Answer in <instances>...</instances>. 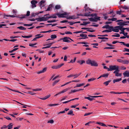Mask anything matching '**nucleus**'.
Here are the masks:
<instances>
[{"instance_id": "obj_1", "label": "nucleus", "mask_w": 129, "mask_h": 129, "mask_svg": "<svg viewBox=\"0 0 129 129\" xmlns=\"http://www.w3.org/2000/svg\"><path fill=\"white\" fill-rule=\"evenodd\" d=\"M86 63L87 64H90L91 66H98L97 63L95 61L88 59L87 60Z\"/></svg>"}, {"instance_id": "obj_2", "label": "nucleus", "mask_w": 129, "mask_h": 129, "mask_svg": "<svg viewBox=\"0 0 129 129\" xmlns=\"http://www.w3.org/2000/svg\"><path fill=\"white\" fill-rule=\"evenodd\" d=\"M117 61L118 62L123 64H128L129 63V60L127 59L122 60L121 59H117Z\"/></svg>"}, {"instance_id": "obj_3", "label": "nucleus", "mask_w": 129, "mask_h": 129, "mask_svg": "<svg viewBox=\"0 0 129 129\" xmlns=\"http://www.w3.org/2000/svg\"><path fill=\"white\" fill-rule=\"evenodd\" d=\"M109 67V71H111L114 70H117L119 69V67L116 65L110 66Z\"/></svg>"}, {"instance_id": "obj_4", "label": "nucleus", "mask_w": 129, "mask_h": 129, "mask_svg": "<svg viewBox=\"0 0 129 129\" xmlns=\"http://www.w3.org/2000/svg\"><path fill=\"white\" fill-rule=\"evenodd\" d=\"M119 69H118L117 70H115L113 73L114 74H115V76H120L121 77L122 75L121 73H119Z\"/></svg>"}, {"instance_id": "obj_5", "label": "nucleus", "mask_w": 129, "mask_h": 129, "mask_svg": "<svg viewBox=\"0 0 129 129\" xmlns=\"http://www.w3.org/2000/svg\"><path fill=\"white\" fill-rule=\"evenodd\" d=\"M38 3L37 1L35 0H32L31 1V3L32 4V7L33 8L36 7V4Z\"/></svg>"}, {"instance_id": "obj_6", "label": "nucleus", "mask_w": 129, "mask_h": 129, "mask_svg": "<svg viewBox=\"0 0 129 129\" xmlns=\"http://www.w3.org/2000/svg\"><path fill=\"white\" fill-rule=\"evenodd\" d=\"M56 15L58 16V17L59 18L60 17H65V16H64V15H67V13L66 12H65L64 13L61 14H59L58 13H57L56 14Z\"/></svg>"}, {"instance_id": "obj_7", "label": "nucleus", "mask_w": 129, "mask_h": 129, "mask_svg": "<svg viewBox=\"0 0 129 129\" xmlns=\"http://www.w3.org/2000/svg\"><path fill=\"white\" fill-rule=\"evenodd\" d=\"M69 89H70V88H66V89H64L63 90H62L61 91L59 92L58 93L56 94L54 96H57L61 93H63L67 91Z\"/></svg>"}, {"instance_id": "obj_8", "label": "nucleus", "mask_w": 129, "mask_h": 129, "mask_svg": "<svg viewBox=\"0 0 129 129\" xmlns=\"http://www.w3.org/2000/svg\"><path fill=\"white\" fill-rule=\"evenodd\" d=\"M69 39V37H66L60 39L58 41H59L62 40L63 42H67L68 40Z\"/></svg>"}, {"instance_id": "obj_9", "label": "nucleus", "mask_w": 129, "mask_h": 129, "mask_svg": "<svg viewBox=\"0 0 129 129\" xmlns=\"http://www.w3.org/2000/svg\"><path fill=\"white\" fill-rule=\"evenodd\" d=\"M47 68L46 67L44 68L43 70H40L37 72L38 74H40L42 73H43L45 72L47 70Z\"/></svg>"}, {"instance_id": "obj_10", "label": "nucleus", "mask_w": 129, "mask_h": 129, "mask_svg": "<svg viewBox=\"0 0 129 129\" xmlns=\"http://www.w3.org/2000/svg\"><path fill=\"white\" fill-rule=\"evenodd\" d=\"M113 26H110L108 25H107L104 26L102 27L103 28H106V29H111V28H112Z\"/></svg>"}, {"instance_id": "obj_11", "label": "nucleus", "mask_w": 129, "mask_h": 129, "mask_svg": "<svg viewBox=\"0 0 129 129\" xmlns=\"http://www.w3.org/2000/svg\"><path fill=\"white\" fill-rule=\"evenodd\" d=\"M80 37H86V38H80L79 39H85L86 38H88V37H86L87 36L86 34H80Z\"/></svg>"}, {"instance_id": "obj_12", "label": "nucleus", "mask_w": 129, "mask_h": 129, "mask_svg": "<svg viewBox=\"0 0 129 129\" xmlns=\"http://www.w3.org/2000/svg\"><path fill=\"white\" fill-rule=\"evenodd\" d=\"M123 74L124 77H129V72L127 71L124 72L123 73Z\"/></svg>"}, {"instance_id": "obj_13", "label": "nucleus", "mask_w": 129, "mask_h": 129, "mask_svg": "<svg viewBox=\"0 0 129 129\" xmlns=\"http://www.w3.org/2000/svg\"><path fill=\"white\" fill-rule=\"evenodd\" d=\"M45 2V1L43 0L41 1L39 4V6L41 7H43L44 5V4Z\"/></svg>"}, {"instance_id": "obj_14", "label": "nucleus", "mask_w": 129, "mask_h": 129, "mask_svg": "<svg viewBox=\"0 0 129 129\" xmlns=\"http://www.w3.org/2000/svg\"><path fill=\"white\" fill-rule=\"evenodd\" d=\"M111 30L113 31L114 32H118L119 31V30H118V29L117 28H116L114 29V28L113 27V26L112 28H111Z\"/></svg>"}, {"instance_id": "obj_15", "label": "nucleus", "mask_w": 129, "mask_h": 129, "mask_svg": "<svg viewBox=\"0 0 129 129\" xmlns=\"http://www.w3.org/2000/svg\"><path fill=\"white\" fill-rule=\"evenodd\" d=\"M4 18H6L5 17L6 16V17H16V16L14 15H6L5 14H4Z\"/></svg>"}, {"instance_id": "obj_16", "label": "nucleus", "mask_w": 129, "mask_h": 129, "mask_svg": "<svg viewBox=\"0 0 129 129\" xmlns=\"http://www.w3.org/2000/svg\"><path fill=\"white\" fill-rule=\"evenodd\" d=\"M111 81V80H110L108 81H106L103 83V84L105 85L106 86L108 85L109 83Z\"/></svg>"}, {"instance_id": "obj_17", "label": "nucleus", "mask_w": 129, "mask_h": 129, "mask_svg": "<svg viewBox=\"0 0 129 129\" xmlns=\"http://www.w3.org/2000/svg\"><path fill=\"white\" fill-rule=\"evenodd\" d=\"M122 80V79L121 78H120L119 79H114L113 80V83H115L116 82H119Z\"/></svg>"}, {"instance_id": "obj_18", "label": "nucleus", "mask_w": 129, "mask_h": 129, "mask_svg": "<svg viewBox=\"0 0 129 129\" xmlns=\"http://www.w3.org/2000/svg\"><path fill=\"white\" fill-rule=\"evenodd\" d=\"M5 88L7 89H9V90H11V91H15V92H18V93H22L20 92H19V91H18V90H13V89H11L7 87H5Z\"/></svg>"}, {"instance_id": "obj_19", "label": "nucleus", "mask_w": 129, "mask_h": 129, "mask_svg": "<svg viewBox=\"0 0 129 129\" xmlns=\"http://www.w3.org/2000/svg\"><path fill=\"white\" fill-rule=\"evenodd\" d=\"M107 13L103 14V18L105 20L107 19L108 18V17L107 16Z\"/></svg>"}, {"instance_id": "obj_20", "label": "nucleus", "mask_w": 129, "mask_h": 129, "mask_svg": "<svg viewBox=\"0 0 129 129\" xmlns=\"http://www.w3.org/2000/svg\"><path fill=\"white\" fill-rule=\"evenodd\" d=\"M73 111L72 110H70L68 113L67 114L68 115H74V114H73Z\"/></svg>"}, {"instance_id": "obj_21", "label": "nucleus", "mask_w": 129, "mask_h": 129, "mask_svg": "<svg viewBox=\"0 0 129 129\" xmlns=\"http://www.w3.org/2000/svg\"><path fill=\"white\" fill-rule=\"evenodd\" d=\"M77 62L79 63L80 64H82L84 63H85V61L83 60H82L81 61L79 60L77 61Z\"/></svg>"}, {"instance_id": "obj_22", "label": "nucleus", "mask_w": 129, "mask_h": 129, "mask_svg": "<svg viewBox=\"0 0 129 129\" xmlns=\"http://www.w3.org/2000/svg\"><path fill=\"white\" fill-rule=\"evenodd\" d=\"M13 125L12 124V123H10L7 126L8 127V129H11L12 128Z\"/></svg>"}, {"instance_id": "obj_23", "label": "nucleus", "mask_w": 129, "mask_h": 129, "mask_svg": "<svg viewBox=\"0 0 129 129\" xmlns=\"http://www.w3.org/2000/svg\"><path fill=\"white\" fill-rule=\"evenodd\" d=\"M95 20L94 21L95 22H96L98 20H100V17H94L93 18Z\"/></svg>"}, {"instance_id": "obj_24", "label": "nucleus", "mask_w": 129, "mask_h": 129, "mask_svg": "<svg viewBox=\"0 0 129 129\" xmlns=\"http://www.w3.org/2000/svg\"><path fill=\"white\" fill-rule=\"evenodd\" d=\"M17 28L19 29L20 30H25L26 29V28H25L24 27L22 26H20L19 27H17Z\"/></svg>"}, {"instance_id": "obj_25", "label": "nucleus", "mask_w": 129, "mask_h": 129, "mask_svg": "<svg viewBox=\"0 0 129 129\" xmlns=\"http://www.w3.org/2000/svg\"><path fill=\"white\" fill-rule=\"evenodd\" d=\"M96 124H99L100 125H101L102 126H107L105 124H104L103 123H100V122H96Z\"/></svg>"}, {"instance_id": "obj_26", "label": "nucleus", "mask_w": 129, "mask_h": 129, "mask_svg": "<svg viewBox=\"0 0 129 129\" xmlns=\"http://www.w3.org/2000/svg\"><path fill=\"white\" fill-rule=\"evenodd\" d=\"M120 36L119 34L117 33L115 34V35H112V37H119Z\"/></svg>"}, {"instance_id": "obj_27", "label": "nucleus", "mask_w": 129, "mask_h": 129, "mask_svg": "<svg viewBox=\"0 0 129 129\" xmlns=\"http://www.w3.org/2000/svg\"><path fill=\"white\" fill-rule=\"evenodd\" d=\"M123 27V26H116L114 27V28H117L118 30H121L122 29V27Z\"/></svg>"}, {"instance_id": "obj_28", "label": "nucleus", "mask_w": 129, "mask_h": 129, "mask_svg": "<svg viewBox=\"0 0 129 129\" xmlns=\"http://www.w3.org/2000/svg\"><path fill=\"white\" fill-rule=\"evenodd\" d=\"M22 37H23V38H30V37H32V35H29V36H22Z\"/></svg>"}, {"instance_id": "obj_29", "label": "nucleus", "mask_w": 129, "mask_h": 129, "mask_svg": "<svg viewBox=\"0 0 129 129\" xmlns=\"http://www.w3.org/2000/svg\"><path fill=\"white\" fill-rule=\"evenodd\" d=\"M26 17H27L25 16V15H21L19 17V18L20 19L25 18Z\"/></svg>"}, {"instance_id": "obj_30", "label": "nucleus", "mask_w": 129, "mask_h": 129, "mask_svg": "<svg viewBox=\"0 0 129 129\" xmlns=\"http://www.w3.org/2000/svg\"><path fill=\"white\" fill-rule=\"evenodd\" d=\"M84 99H87L88 100H89L90 101H91L93 100L94 99L93 98H90L89 97H85Z\"/></svg>"}, {"instance_id": "obj_31", "label": "nucleus", "mask_w": 129, "mask_h": 129, "mask_svg": "<svg viewBox=\"0 0 129 129\" xmlns=\"http://www.w3.org/2000/svg\"><path fill=\"white\" fill-rule=\"evenodd\" d=\"M112 31V30H111V29H109V30H104L102 31V33L104 32H111Z\"/></svg>"}, {"instance_id": "obj_32", "label": "nucleus", "mask_w": 129, "mask_h": 129, "mask_svg": "<svg viewBox=\"0 0 129 129\" xmlns=\"http://www.w3.org/2000/svg\"><path fill=\"white\" fill-rule=\"evenodd\" d=\"M43 36V35H41L40 36H39V37H36L33 40H32V41H35L36 40V39H39L40 38H41Z\"/></svg>"}, {"instance_id": "obj_33", "label": "nucleus", "mask_w": 129, "mask_h": 129, "mask_svg": "<svg viewBox=\"0 0 129 129\" xmlns=\"http://www.w3.org/2000/svg\"><path fill=\"white\" fill-rule=\"evenodd\" d=\"M109 74L108 73H106L105 74H103L102 75L103 77H105V78H107L108 77Z\"/></svg>"}, {"instance_id": "obj_34", "label": "nucleus", "mask_w": 129, "mask_h": 129, "mask_svg": "<svg viewBox=\"0 0 129 129\" xmlns=\"http://www.w3.org/2000/svg\"><path fill=\"white\" fill-rule=\"evenodd\" d=\"M115 48L113 47H106L104 48V49H114Z\"/></svg>"}, {"instance_id": "obj_35", "label": "nucleus", "mask_w": 129, "mask_h": 129, "mask_svg": "<svg viewBox=\"0 0 129 129\" xmlns=\"http://www.w3.org/2000/svg\"><path fill=\"white\" fill-rule=\"evenodd\" d=\"M52 68L53 69H57L59 68V67L58 65H57L56 66H53L52 67Z\"/></svg>"}, {"instance_id": "obj_36", "label": "nucleus", "mask_w": 129, "mask_h": 129, "mask_svg": "<svg viewBox=\"0 0 129 129\" xmlns=\"http://www.w3.org/2000/svg\"><path fill=\"white\" fill-rule=\"evenodd\" d=\"M57 37V36L56 35H51V38H52V39H55Z\"/></svg>"}, {"instance_id": "obj_37", "label": "nucleus", "mask_w": 129, "mask_h": 129, "mask_svg": "<svg viewBox=\"0 0 129 129\" xmlns=\"http://www.w3.org/2000/svg\"><path fill=\"white\" fill-rule=\"evenodd\" d=\"M96 79V78H91L90 79H89L88 80V82H90L91 81H93L94 80H95Z\"/></svg>"}, {"instance_id": "obj_38", "label": "nucleus", "mask_w": 129, "mask_h": 129, "mask_svg": "<svg viewBox=\"0 0 129 129\" xmlns=\"http://www.w3.org/2000/svg\"><path fill=\"white\" fill-rule=\"evenodd\" d=\"M59 80H56L55 81H54V82L53 83V86H54L57 83H58V82L59 81Z\"/></svg>"}, {"instance_id": "obj_39", "label": "nucleus", "mask_w": 129, "mask_h": 129, "mask_svg": "<svg viewBox=\"0 0 129 129\" xmlns=\"http://www.w3.org/2000/svg\"><path fill=\"white\" fill-rule=\"evenodd\" d=\"M60 8V6L59 5H56L55 6V9H58Z\"/></svg>"}, {"instance_id": "obj_40", "label": "nucleus", "mask_w": 129, "mask_h": 129, "mask_svg": "<svg viewBox=\"0 0 129 129\" xmlns=\"http://www.w3.org/2000/svg\"><path fill=\"white\" fill-rule=\"evenodd\" d=\"M98 38L99 39H108V38L105 37H98Z\"/></svg>"}, {"instance_id": "obj_41", "label": "nucleus", "mask_w": 129, "mask_h": 129, "mask_svg": "<svg viewBox=\"0 0 129 129\" xmlns=\"http://www.w3.org/2000/svg\"><path fill=\"white\" fill-rule=\"evenodd\" d=\"M88 19L89 20V21L91 22H94V21H95V20L93 18H88Z\"/></svg>"}, {"instance_id": "obj_42", "label": "nucleus", "mask_w": 129, "mask_h": 129, "mask_svg": "<svg viewBox=\"0 0 129 129\" xmlns=\"http://www.w3.org/2000/svg\"><path fill=\"white\" fill-rule=\"evenodd\" d=\"M44 17L45 18V19H46V21L48 19L51 18V16H45L44 15Z\"/></svg>"}, {"instance_id": "obj_43", "label": "nucleus", "mask_w": 129, "mask_h": 129, "mask_svg": "<svg viewBox=\"0 0 129 129\" xmlns=\"http://www.w3.org/2000/svg\"><path fill=\"white\" fill-rule=\"evenodd\" d=\"M85 84V83H82L81 84H77V86L78 87H80L81 86H83Z\"/></svg>"}, {"instance_id": "obj_44", "label": "nucleus", "mask_w": 129, "mask_h": 129, "mask_svg": "<svg viewBox=\"0 0 129 129\" xmlns=\"http://www.w3.org/2000/svg\"><path fill=\"white\" fill-rule=\"evenodd\" d=\"M42 89L40 88H36V89H33L32 90L33 91H39L41 90Z\"/></svg>"}, {"instance_id": "obj_45", "label": "nucleus", "mask_w": 129, "mask_h": 129, "mask_svg": "<svg viewBox=\"0 0 129 129\" xmlns=\"http://www.w3.org/2000/svg\"><path fill=\"white\" fill-rule=\"evenodd\" d=\"M56 21H57L56 20H51L48 21H47V22L48 23H52V22H55Z\"/></svg>"}, {"instance_id": "obj_46", "label": "nucleus", "mask_w": 129, "mask_h": 129, "mask_svg": "<svg viewBox=\"0 0 129 129\" xmlns=\"http://www.w3.org/2000/svg\"><path fill=\"white\" fill-rule=\"evenodd\" d=\"M93 122H92V121H90L88 122H87L86 123L85 125H88V126L90 124H91L92 123H93Z\"/></svg>"}, {"instance_id": "obj_47", "label": "nucleus", "mask_w": 129, "mask_h": 129, "mask_svg": "<svg viewBox=\"0 0 129 129\" xmlns=\"http://www.w3.org/2000/svg\"><path fill=\"white\" fill-rule=\"evenodd\" d=\"M117 25H119L120 26H123V25L124 24L123 23V22H119V23H117Z\"/></svg>"}, {"instance_id": "obj_48", "label": "nucleus", "mask_w": 129, "mask_h": 129, "mask_svg": "<svg viewBox=\"0 0 129 129\" xmlns=\"http://www.w3.org/2000/svg\"><path fill=\"white\" fill-rule=\"evenodd\" d=\"M76 57L73 60L72 59L71 60L70 62H69L70 63H73V62H75L76 60Z\"/></svg>"}, {"instance_id": "obj_49", "label": "nucleus", "mask_w": 129, "mask_h": 129, "mask_svg": "<svg viewBox=\"0 0 129 129\" xmlns=\"http://www.w3.org/2000/svg\"><path fill=\"white\" fill-rule=\"evenodd\" d=\"M30 13V12L29 11H27L26 14V15H25V16L26 17H27L28 16H29V15Z\"/></svg>"}, {"instance_id": "obj_50", "label": "nucleus", "mask_w": 129, "mask_h": 129, "mask_svg": "<svg viewBox=\"0 0 129 129\" xmlns=\"http://www.w3.org/2000/svg\"><path fill=\"white\" fill-rule=\"evenodd\" d=\"M65 34H72V33L70 31L65 32Z\"/></svg>"}, {"instance_id": "obj_51", "label": "nucleus", "mask_w": 129, "mask_h": 129, "mask_svg": "<svg viewBox=\"0 0 129 129\" xmlns=\"http://www.w3.org/2000/svg\"><path fill=\"white\" fill-rule=\"evenodd\" d=\"M90 13V12H89L88 13H86L85 14V15H84V16H90V15L89 13Z\"/></svg>"}, {"instance_id": "obj_52", "label": "nucleus", "mask_w": 129, "mask_h": 129, "mask_svg": "<svg viewBox=\"0 0 129 129\" xmlns=\"http://www.w3.org/2000/svg\"><path fill=\"white\" fill-rule=\"evenodd\" d=\"M54 122V121L53 120H51L48 121V123H52Z\"/></svg>"}, {"instance_id": "obj_53", "label": "nucleus", "mask_w": 129, "mask_h": 129, "mask_svg": "<svg viewBox=\"0 0 129 129\" xmlns=\"http://www.w3.org/2000/svg\"><path fill=\"white\" fill-rule=\"evenodd\" d=\"M67 98V96H65L62 97V99L60 100V101H62L63 100H65Z\"/></svg>"}, {"instance_id": "obj_54", "label": "nucleus", "mask_w": 129, "mask_h": 129, "mask_svg": "<svg viewBox=\"0 0 129 129\" xmlns=\"http://www.w3.org/2000/svg\"><path fill=\"white\" fill-rule=\"evenodd\" d=\"M33 25V23H31L29 24H24V26H31Z\"/></svg>"}, {"instance_id": "obj_55", "label": "nucleus", "mask_w": 129, "mask_h": 129, "mask_svg": "<svg viewBox=\"0 0 129 129\" xmlns=\"http://www.w3.org/2000/svg\"><path fill=\"white\" fill-rule=\"evenodd\" d=\"M41 18V21H46V19H45V18L44 17H42Z\"/></svg>"}, {"instance_id": "obj_56", "label": "nucleus", "mask_w": 129, "mask_h": 129, "mask_svg": "<svg viewBox=\"0 0 129 129\" xmlns=\"http://www.w3.org/2000/svg\"><path fill=\"white\" fill-rule=\"evenodd\" d=\"M56 14H54L52 16H51V18H57V16H56Z\"/></svg>"}, {"instance_id": "obj_57", "label": "nucleus", "mask_w": 129, "mask_h": 129, "mask_svg": "<svg viewBox=\"0 0 129 129\" xmlns=\"http://www.w3.org/2000/svg\"><path fill=\"white\" fill-rule=\"evenodd\" d=\"M124 50L123 51V52L124 51H126L128 52H129V49H128L127 48H124Z\"/></svg>"}, {"instance_id": "obj_58", "label": "nucleus", "mask_w": 129, "mask_h": 129, "mask_svg": "<svg viewBox=\"0 0 129 129\" xmlns=\"http://www.w3.org/2000/svg\"><path fill=\"white\" fill-rule=\"evenodd\" d=\"M72 101V100H70L68 101H65L64 102H63L62 103L63 104H66L67 103H68L69 102H70V101Z\"/></svg>"}, {"instance_id": "obj_59", "label": "nucleus", "mask_w": 129, "mask_h": 129, "mask_svg": "<svg viewBox=\"0 0 129 129\" xmlns=\"http://www.w3.org/2000/svg\"><path fill=\"white\" fill-rule=\"evenodd\" d=\"M32 92L31 91H28L27 92H26L27 93H29L31 95H34L36 94V93H32Z\"/></svg>"}, {"instance_id": "obj_60", "label": "nucleus", "mask_w": 129, "mask_h": 129, "mask_svg": "<svg viewBox=\"0 0 129 129\" xmlns=\"http://www.w3.org/2000/svg\"><path fill=\"white\" fill-rule=\"evenodd\" d=\"M57 27H58V28H61V29H62V28H67V27L66 26H64V27H61V26H57Z\"/></svg>"}, {"instance_id": "obj_61", "label": "nucleus", "mask_w": 129, "mask_h": 129, "mask_svg": "<svg viewBox=\"0 0 129 129\" xmlns=\"http://www.w3.org/2000/svg\"><path fill=\"white\" fill-rule=\"evenodd\" d=\"M92 113H86L84 115V116H86L88 115L91 114H92Z\"/></svg>"}, {"instance_id": "obj_62", "label": "nucleus", "mask_w": 129, "mask_h": 129, "mask_svg": "<svg viewBox=\"0 0 129 129\" xmlns=\"http://www.w3.org/2000/svg\"><path fill=\"white\" fill-rule=\"evenodd\" d=\"M68 22V21L67 20H64L60 22V23H64Z\"/></svg>"}, {"instance_id": "obj_63", "label": "nucleus", "mask_w": 129, "mask_h": 129, "mask_svg": "<svg viewBox=\"0 0 129 129\" xmlns=\"http://www.w3.org/2000/svg\"><path fill=\"white\" fill-rule=\"evenodd\" d=\"M76 18V17L74 16H71V19H75Z\"/></svg>"}, {"instance_id": "obj_64", "label": "nucleus", "mask_w": 129, "mask_h": 129, "mask_svg": "<svg viewBox=\"0 0 129 129\" xmlns=\"http://www.w3.org/2000/svg\"><path fill=\"white\" fill-rule=\"evenodd\" d=\"M83 23H84V25H86L87 24H89L90 23V22H83Z\"/></svg>"}]
</instances>
